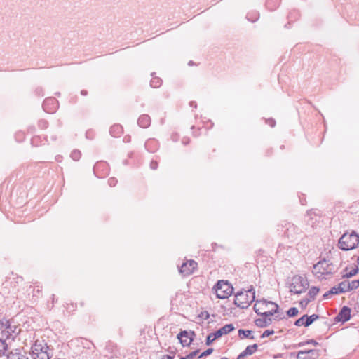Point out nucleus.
Returning <instances> with one entry per match:
<instances>
[{
	"instance_id": "20",
	"label": "nucleus",
	"mask_w": 359,
	"mask_h": 359,
	"mask_svg": "<svg viewBox=\"0 0 359 359\" xmlns=\"http://www.w3.org/2000/svg\"><path fill=\"white\" fill-rule=\"evenodd\" d=\"M109 133L111 136L118 137L123 133V127L119 124H115L110 128Z\"/></svg>"
},
{
	"instance_id": "37",
	"label": "nucleus",
	"mask_w": 359,
	"mask_h": 359,
	"mask_svg": "<svg viewBox=\"0 0 359 359\" xmlns=\"http://www.w3.org/2000/svg\"><path fill=\"white\" fill-rule=\"evenodd\" d=\"M273 333H274V331L273 330H266L262 333L261 337L265 338V337L270 336L271 334H273Z\"/></svg>"
},
{
	"instance_id": "54",
	"label": "nucleus",
	"mask_w": 359,
	"mask_h": 359,
	"mask_svg": "<svg viewBox=\"0 0 359 359\" xmlns=\"http://www.w3.org/2000/svg\"><path fill=\"white\" fill-rule=\"evenodd\" d=\"M290 229H287V231L286 232L287 235L289 236V232H290Z\"/></svg>"
},
{
	"instance_id": "46",
	"label": "nucleus",
	"mask_w": 359,
	"mask_h": 359,
	"mask_svg": "<svg viewBox=\"0 0 359 359\" xmlns=\"http://www.w3.org/2000/svg\"><path fill=\"white\" fill-rule=\"evenodd\" d=\"M307 344H313L314 345H318V343L313 339L309 340V341H307Z\"/></svg>"
},
{
	"instance_id": "19",
	"label": "nucleus",
	"mask_w": 359,
	"mask_h": 359,
	"mask_svg": "<svg viewBox=\"0 0 359 359\" xmlns=\"http://www.w3.org/2000/svg\"><path fill=\"white\" fill-rule=\"evenodd\" d=\"M2 327H4L3 332L7 333V337L11 335L12 333H15L17 330L16 326H11L8 320H5L4 323L1 321Z\"/></svg>"
},
{
	"instance_id": "47",
	"label": "nucleus",
	"mask_w": 359,
	"mask_h": 359,
	"mask_svg": "<svg viewBox=\"0 0 359 359\" xmlns=\"http://www.w3.org/2000/svg\"><path fill=\"white\" fill-rule=\"evenodd\" d=\"M130 137L126 136L123 138V141L126 142H130Z\"/></svg>"
},
{
	"instance_id": "12",
	"label": "nucleus",
	"mask_w": 359,
	"mask_h": 359,
	"mask_svg": "<svg viewBox=\"0 0 359 359\" xmlns=\"http://www.w3.org/2000/svg\"><path fill=\"white\" fill-rule=\"evenodd\" d=\"M318 356V350L300 351L297 354V359H316Z\"/></svg>"
},
{
	"instance_id": "36",
	"label": "nucleus",
	"mask_w": 359,
	"mask_h": 359,
	"mask_svg": "<svg viewBox=\"0 0 359 359\" xmlns=\"http://www.w3.org/2000/svg\"><path fill=\"white\" fill-rule=\"evenodd\" d=\"M265 122L266 124L269 125L271 128H273L276 126V121H275V119H273L272 118L265 119Z\"/></svg>"
},
{
	"instance_id": "13",
	"label": "nucleus",
	"mask_w": 359,
	"mask_h": 359,
	"mask_svg": "<svg viewBox=\"0 0 359 359\" xmlns=\"http://www.w3.org/2000/svg\"><path fill=\"white\" fill-rule=\"evenodd\" d=\"M350 318L351 309L347 306H344L335 317V320L344 323L348 321Z\"/></svg>"
},
{
	"instance_id": "2",
	"label": "nucleus",
	"mask_w": 359,
	"mask_h": 359,
	"mask_svg": "<svg viewBox=\"0 0 359 359\" xmlns=\"http://www.w3.org/2000/svg\"><path fill=\"white\" fill-rule=\"evenodd\" d=\"M254 311L259 316H273L277 312L278 304L273 302L257 300L254 306Z\"/></svg>"
},
{
	"instance_id": "21",
	"label": "nucleus",
	"mask_w": 359,
	"mask_h": 359,
	"mask_svg": "<svg viewBox=\"0 0 359 359\" xmlns=\"http://www.w3.org/2000/svg\"><path fill=\"white\" fill-rule=\"evenodd\" d=\"M238 332V337L241 339H244V338H250L251 339H254V336L252 335L251 330H245L240 329Z\"/></svg>"
},
{
	"instance_id": "38",
	"label": "nucleus",
	"mask_w": 359,
	"mask_h": 359,
	"mask_svg": "<svg viewBox=\"0 0 359 359\" xmlns=\"http://www.w3.org/2000/svg\"><path fill=\"white\" fill-rule=\"evenodd\" d=\"M117 180L114 177H111L108 180V184L110 187H115L117 184Z\"/></svg>"
},
{
	"instance_id": "35",
	"label": "nucleus",
	"mask_w": 359,
	"mask_h": 359,
	"mask_svg": "<svg viewBox=\"0 0 359 359\" xmlns=\"http://www.w3.org/2000/svg\"><path fill=\"white\" fill-rule=\"evenodd\" d=\"M359 287L357 280H353L349 282V290L350 291L357 289Z\"/></svg>"
},
{
	"instance_id": "40",
	"label": "nucleus",
	"mask_w": 359,
	"mask_h": 359,
	"mask_svg": "<svg viewBox=\"0 0 359 359\" xmlns=\"http://www.w3.org/2000/svg\"><path fill=\"white\" fill-rule=\"evenodd\" d=\"M339 289H337V286H334V287H332L330 290H329V294H339V293H341V292H339Z\"/></svg>"
},
{
	"instance_id": "10",
	"label": "nucleus",
	"mask_w": 359,
	"mask_h": 359,
	"mask_svg": "<svg viewBox=\"0 0 359 359\" xmlns=\"http://www.w3.org/2000/svg\"><path fill=\"white\" fill-rule=\"evenodd\" d=\"M195 335L196 334L194 331L187 332L184 330L177 334V339L183 346H189L193 341Z\"/></svg>"
},
{
	"instance_id": "22",
	"label": "nucleus",
	"mask_w": 359,
	"mask_h": 359,
	"mask_svg": "<svg viewBox=\"0 0 359 359\" xmlns=\"http://www.w3.org/2000/svg\"><path fill=\"white\" fill-rule=\"evenodd\" d=\"M154 73L151 74L152 79L150 81V86L152 88H158L162 84V80L159 77L154 76Z\"/></svg>"
},
{
	"instance_id": "23",
	"label": "nucleus",
	"mask_w": 359,
	"mask_h": 359,
	"mask_svg": "<svg viewBox=\"0 0 359 359\" xmlns=\"http://www.w3.org/2000/svg\"><path fill=\"white\" fill-rule=\"evenodd\" d=\"M337 289H339V292L341 293H345L346 292H349V282L348 281H342L337 285Z\"/></svg>"
},
{
	"instance_id": "57",
	"label": "nucleus",
	"mask_w": 359,
	"mask_h": 359,
	"mask_svg": "<svg viewBox=\"0 0 359 359\" xmlns=\"http://www.w3.org/2000/svg\"><path fill=\"white\" fill-rule=\"evenodd\" d=\"M356 280H357V283H358V285H359V279Z\"/></svg>"
},
{
	"instance_id": "45",
	"label": "nucleus",
	"mask_w": 359,
	"mask_h": 359,
	"mask_svg": "<svg viewBox=\"0 0 359 359\" xmlns=\"http://www.w3.org/2000/svg\"><path fill=\"white\" fill-rule=\"evenodd\" d=\"M81 95L86 96L88 95V91L86 90H82L81 91Z\"/></svg>"
},
{
	"instance_id": "1",
	"label": "nucleus",
	"mask_w": 359,
	"mask_h": 359,
	"mask_svg": "<svg viewBox=\"0 0 359 359\" xmlns=\"http://www.w3.org/2000/svg\"><path fill=\"white\" fill-rule=\"evenodd\" d=\"M255 299V291L252 287L247 291H240L235 295L234 304L241 309H247Z\"/></svg>"
},
{
	"instance_id": "14",
	"label": "nucleus",
	"mask_w": 359,
	"mask_h": 359,
	"mask_svg": "<svg viewBox=\"0 0 359 359\" xmlns=\"http://www.w3.org/2000/svg\"><path fill=\"white\" fill-rule=\"evenodd\" d=\"M271 316H260V318L255 320V323L259 327H265L272 323Z\"/></svg>"
},
{
	"instance_id": "5",
	"label": "nucleus",
	"mask_w": 359,
	"mask_h": 359,
	"mask_svg": "<svg viewBox=\"0 0 359 359\" xmlns=\"http://www.w3.org/2000/svg\"><path fill=\"white\" fill-rule=\"evenodd\" d=\"M219 299L228 298L233 292V287L227 280H219L213 288Z\"/></svg>"
},
{
	"instance_id": "15",
	"label": "nucleus",
	"mask_w": 359,
	"mask_h": 359,
	"mask_svg": "<svg viewBox=\"0 0 359 359\" xmlns=\"http://www.w3.org/2000/svg\"><path fill=\"white\" fill-rule=\"evenodd\" d=\"M7 359H29L26 355H23L19 348L13 349L6 355Z\"/></svg>"
},
{
	"instance_id": "8",
	"label": "nucleus",
	"mask_w": 359,
	"mask_h": 359,
	"mask_svg": "<svg viewBox=\"0 0 359 359\" xmlns=\"http://www.w3.org/2000/svg\"><path fill=\"white\" fill-rule=\"evenodd\" d=\"M235 329L233 324H227L217 330L214 333H210L208 335L206 339V344L210 345L212 344L215 339L221 337L224 334H227Z\"/></svg>"
},
{
	"instance_id": "56",
	"label": "nucleus",
	"mask_w": 359,
	"mask_h": 359,
	"mask_svg": "<svg viewBox=\"0 0 359 359\" xmlns=\"http://www.w3.org/2000/svg\"><path fill=\"white\" fill-rule=\"evenodd\" d=\"M192 64H193V62H192V61H190V62H189V65H191Z\"/></svg>"
},
{
	"instance_id": "33",
	"label": "nucleus",
	"mask_w": 359,
	"mask_h": 359,
	"mask_svg": "<svg viewBox=\"0 0 359 359\" xmlns=\"http://www.w3.org/2000/svg\"><path fill=\"white\" fill-rule=\"evenodd\" d=\"M273 2H276L277 4H279V0H267L266 1V6L270 9V10H274L276 7V5L273 6L272 5V3Z\"/></svg>"
},
{
	"instance_id": "43",
	"label": "nucleus",
	"mask_w": 359,
	"mask_h": 359,
	"mask_svg": "<svg viewBox=\"0 0 359 359\" xmlns=\"http://www.w3.org/2000/svg\"><path fill=\"white\" fill-rule=\"evenodd\" d=\"M182 142L183 144L187 145L189 142V139L184 137V138L182 139Z\"/></svg>"
},
{
	"instance_id": "27",
	"label": "nucleus",
	"mask_w": 359,
	"mask_h": 359,
	"mask_svg": "<svg viewBox=\"0 0 359 359\" xmlns=\"http://www.w3.org/2000/svg\"><path fill=\"white\" fill-rule=\"evenodd\" d=\"M8 348V344L3 339H0V357L5 355V352Z\"/></svg>"
},
{
	"instance_id": "29",
	"label": "nucleus",
	"mask_w": 359,
	"mask_h": 359,
	"mask_svg": "<svg viewBox=\"0 0 359 359\" xmlns=\"http://www.w3.org/2000/svg\"><path fill=\"white\" fill-rule=\"evenodd\" d=\"M81 156V152L79 150H74L72 151L70 156L74 161H78L80 159Z\"/></svg>"
},
{
	"instance_id": "59",
	"label": "nucleus",
	"mask_w": 359,
	"mask_h": 359,
	"mask_svg": "<svg viewBox=\"0 0 359 359\" xmlns=\"http://www.w3.org/2000/svg\"><path fill=\"white\" fill-rule=\"evenodd\" d=\"M358 263H359V257H358Z\"/></svg>"
},
{
	"instance_id": "4",
	"label": "nucleus",
	"mask_w": 359,
	"mask_h": 359,
	"mask_svg": "<svg viewBox=\"0 0 359 359\" xmlns=\"http://www.w3.org/2000/svg\"><path fill=\"white\" fill-rule=\"evenodd\" d=\"M334 266L329 261L323 259L314 264L313 273L318 278L325 275L331 274L334 271Z\"/></svg>"
},
{
	"instance_id": "31",
	"label": "nucleus",
	"mask_w": 359,
	"mask_h": 359,
	"mask_svg": "<svg viewBox=\"0 0 359 359\" xmlns=\"http://www.w3.org/2000/svg\"><path fill=\"white\" fill-rule=\"evenodd\" d=\"M298 314V309L296 307H292L287 311L289 317H294Z\"/></svg>"
},
{
	"instance_id": "28",
	"label": "nucleus",
	"mask_w": 359,
	"mask_h": 359,
	"mask_svg": "<svg viewBox=\"0 0 359 359\" xmlns=\"http://www.w3.org/2000/svg\"><path fill=\"white\" fill-rule=\"evenodd\" d=\"M358 268L355 267V268L353 269L350 272L343 274L342 277L343 278H351V277L356 275L358 273Z\"/></svg>"
},
{
	"instance_id": "58",
	"label": "nucleus",
	"mask_w": 359,
	"mask_h": 359,
	"mask_svg": "<svg viewBox=\"0 0 359 359\" xmlns=\"http://www.w3.org/2000/svg\"><path fill=\"white\" fill-rule=\"evenodd\" d=\"M180 359H187L186 358H181Z\"/></svg>"
},
{
	"instance_id": "39",
	"label": "nucleus",
	"mask_w": 359,
	"mask_h": 359,
	"mask_svg": "<svg viewBox=\"0 0 359 359\" xmlns=\"http://www.w3.org/2000/svg\"><path fill=\"white\" fill-rule=\"evenodd\" d=\"M213 351V348H208L207 349L206 351H203L199 356L198 358H202V357H204V356H207L210 354H211Z\"/></svg>"
},
{
	"instance_id": "41",
	"label": "nucleus",
	"mask_w": 359,
	"mask_h": 359,
	"mask_svg": "<svg viewBox=\"0 0 359 359\" xmlns=\"http://www.w3.org/2000/svg\"><path fill=\"white\" fill-rule=\"evenodd\" d=\"M199 353V351L198 350H196V351H192L189 354H188L186 357L187 359H192L193 358H194L195 356H196V355Z\"/></svg>"
},
{
	"instance_id": "52",
	"label": "nucleus",
	"mask_w": 359,
	"mask_h": 359,
	"mask_svg": "<svg viewBox=\"0 0 359 359\" xmlns=\"http://www.w3.org/2000/svg\"><path fill=\"white\" fill-rule=\"evenodd\" d=\"M343 250H345V251H347V250H352L353 248H341Z\"/></svg>"
},
{
	"instance_id": "30",
	"label": "nucleus",
	"mask_w": 359,
	"mask_h": 359,
	"mask_svg": "<svg viewBox=\"0 0 359 359\" xmlns=\"http://www.w3.org/2000/svg\"><path fill=\"white\" fill-rule=\"evenodd\" d=\"M306 318H307V315H304L302 317H301L300 318L297 319L295 323H294V325L296 326H302V325H304L305 326V319Z\"/></svg>"
},
{
	"instance_id": "3",
	"label": "nucleus",
	"mask_w": 359,
	"mask_h": 359,
	"mask_svg": "<svg viewBox=\"0 0 359 359\" xmlns=\"http://www.w3.org/2000/svg\"><path fill=\"white\" fill-rule=\"evenodd\" d=\"M32 357L33 359H50L49 346L44 340L36 339L32 346Z\"/></svg>"
},
{
	"instance_id": "42",
	"label": "nucleus",
	"mask_w": 359,
	"mask_h": 359,
	"mask_svg": "<svg viewBox=\"0 0 359 359\" xmlns=\"http://www.w3.org/2000/svg\"><path fill=\"white\" fill-rule=\"evenodd\" d=\"M158 166V163L156 161H151L150 163V168L152 170H156Z\"/></svg>"
},
{
	"instance_id": "32",
	"label": "nucleus",
	"mask_w": 359,
	"mask_h": 359,
	"mask_svg": "<svg viewBox=\"0 0 359 359\" xmlns=\"http://www.w3.org/2000/svg\"><path fill=\"white\" fill-rule=\"evenodd\" d=\"M311 301L312 300L309 297L304 298L299 302V305L302 308L304 309Z\"/></svg>"
},
{
	"instance_id": "25",
	"label": "nucleus",
	"mask_w": 359,
	"mask_h": 359,
	"mask_svg": "<svg viewBox=\"0 0 359 359\" xmlns=\"http://www.w3.org/2000/svg\"><path fill=\"white\" fill-rule=\"evenodd\" d=\"M273 316H274L273 320H280L285 318V316L284 313L280 310L278 305L277 312L274 313Z\"/></svg>"
},
{
	"instance_id": "11",
	"label": "nucleus",
	"mask_w": 359,
	"mask_h": 359,
	"mask_svg": "<svg viewBox=\"0 0 359 359\" xmlns=\"http://www.w3.org/2000/svg\"><path fill=\"white\" fill-rule=\"evenodd\" d=\"M57 107V101L53 97L46 99L43 103V108L44 111L48 113H53Z\"/></svg>"
},
{
	"instance_id": "26",
	"label": "nucleus",
	"mask_w": 359,
	"mask_h": 359,
	"mask_svg": "<svg viewBox=\"0 0 359 359\" xmlns=\"http://www.w3.org/2000/svg\"><path fill=\"white\" fill-rule=\"evenodd\" d=\"M319 292V289L316 287H312L309 292H308V296H309V298L311 299V300H313L316 297V296L318 294Z\"/></svg>"
},
{
	"instance_id": "51",
	"label": "nucleus",
	"mask_w": 359,
	"mask_h": 359,
	"mask_svg": "<svg viewBox=\"0 0 359 359\" xmlns=\"http://www.w3.org/2000/svg\"><path fill=\"white\" fill-rule=\"evenodd\" d=\"M355 309L359 310V302H358L356 303Z\"/></svg>"
},
{
	"instance_id": "53",
	"label": "nucleus",
	"mask_w": 359,
	"mask_h": 359,
	"mask_svg": "<svg viewBox=\"0 0 359 359\" xmlns=\"http://www.w3.org/2000/svg\"><path fill=\"white\" fill-rule=\"evenodd\" d=\"M309 224L313 226V222H312V219L309 221Z\"/></svg>"
},
{
	"instance_id": "48",
	"label": "nucleus",
	"mask_w": 359,
	"mask_h": 359,
	"mask_svg": "<svg viewBox=\"0 0 359 359\" xmlns=\"http://www.w3.org/2000/svg\"><path fill=\"white\" fill-rule=\"evenodd\" d=\"M331 294H329V291H327V292H325L324 294H323V297L325 299H327L328 298V297Z\"/></svg>"
},
{
	"instance_id": "6",
	"label": "nucleus",
	"mask_w": 359,
	"mask_h": 359,
	"mask_svg": "<svg viewBox=\"0 0 359 359\" xmlns=\"http://www.w3.org/2000/svg\"><path fill=\"white\" fill-rule=\"evenodd\" d=\"M309 287V283L306 279L300 276H295L292 278L290 285V292L294 294L304 292Z\"/></svg>"
},
{
	"instance_id": "50",
	"label": "nucleus",
	"mask_w": 359,
	"mask_h": 359,
	"mask_svg": "<svg viewBox=\"0 0 359 359\" xmlns=\"http://www.w3.org/2000/svg\"><path fill=\"white\" fill-rule=\"evenodd\" d=\"M36 93H39V95H41V92L42 91L41 89H36Z\"/></svg>"
},
{
	"instance_id": "7",
	"label": "nucleus",
	"mask_w": 359,
	"mask_h": 359,
	"mask_svg": "<svg viewBox=\"0 0 359 359\" xmlns=\"http://www.w3.org/2000/svg\"><path fill=\"white\" fill-rule=\"evenodd\" d=\"M359 236L354 231L344 233L339 240V247H358Z\"/></svg>"
},
{
	"instance_id": "9",
	"label": "nucleus",
	"mask_w": 359,
	"mask_h": 359,
	"mask_svg": "<svg viewBox=\"0 0 359 359\" xmlns=\"http://www.w3.org/2000/svg\"><path fill=\"white\" fill-rule=\"evenodd\" d=\"M197 266L198 264L194 260H187L186 262L182 263L179 271L182 276H187L194 273V270L197 268Z\"/></svg>"
},
{
	"instance_id": "24",
	"label": "nucleus",
	"mask_w": 359,
	"mask_h": 359,
	"mask_svg": "<svg viewBox=\"0 0 359 359\" xmlns=\"http://www.w3.org/2000/svg\"><path fill=\"white\" fill-rule=\"evenodd\" d=\"M319 318V316L317 314H313L310 316H307L305 321V327H308L311 325L316 320Z\"/></svg>"
},
{
	"instance_id": "44",
	"label": "nucleus",
	"mask_w": 359,
	"mask_h": 359,
	"mask_svg": "<svg viewBox=\"0 0 359 359\" xmlns=\"http://www.w3.org/2000/svg\"><path fill=\"white\" fill-rule=\"evenodd\" d=\"M161 359H173V357L169 355H164L162 356Z\"/></svg>"
},
{
	"instance_id": "17",
	"label": "nucleus",
	"mask_w": 359,
	"mask_h": 359,
	"mask_svg": "<svg viewBox=\"0 0 359 359\" xmlns=\"http://www.w3.org/2000/svg\"><path fill=\"white\" fill-rule=\"evenodd\" d=\"M137 123L140 127L147 128L151 124V118L147 114L141 115L137 120Z\"/></svg>"
},
{
	"instance_id": "49",
	"label": "nucleus",
	"mask_w": 359,
	"mask_h": 359,
	"mask_svg": "<svg viewBox=\"0 0 359 359\" xmlns=\"http://www.w3.org/2000/svg\"><path fill=\"white\" fill-rule=\"evenodd\" d=\"M190 105H191V107H195V108L196 107V103H195L194 102H190Z\"/></svg>"
},
{
	"instance_id": "55",
	"label": "nucleus",
	"mask_w": 359,
	"mask_h": 359,
	"mask_svg": "<svg viewBox=\"0 0 359 359\" xmlns=\"http://www.w3.org/2000/svg\"><path fill=\"white\" fill-rule=\"evenodd\" d=\"M98 165H99L98 164H96V165H95L94 169H97V168L98 167Z\"/></svg>"
},
{
	"instance_id": "34",
	"label": "nucleus",
	"mask_w": 359,
	"mask_h": 359,
	"mask_svg": "<svg viewBox=\"0 0 359 359\" xmlns=\"http://www.w3.org/2000/svg\"><path fill=\"white\" fill-rule=\"evenodd\" d=\"M48 126V123L47 122V121H46L44 119H41L38 122V126L41 129H46V128H47Z\"/></svg>"
},
{
	"instance_id": "18",
	"label": "nucleus",
	"mask_w": 359,
	"mask_h": 359,
	"mask_svg": "<svg viewBox=\"0 0 359 359\" xmlns=\"http://www.w3.org/2000/svg\"><path fill=\"white\" fill-rule=\"evenodd\" d=\"M144 147L148 151L154 153L158 149V142L154 139H149L145 142Z\"/></svg>"
},
{
	"instance_id": "16",
	"label": "nucleus",
	"mask_w": 359,
	"mask_h": 359,
	"mask_svg": "<svg viewBox=\"0 0 359 359\" xmlns=\"http://www.w3.org/2000/svg\"><path fill=\"white\" fill-rule=\"evenodd\" d=\"M257 349V345L256 344L253 345H250L246 347L245 350L241 352L237 359H243L247 355H250L253 354Z\"/></svg>"
}]
</instances>
